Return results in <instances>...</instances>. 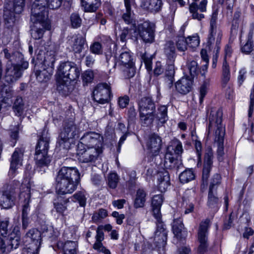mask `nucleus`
I'll use <instances>...</instances> for the list:
<instances>
[{"label": "nucleus", "instance_id": "nucleus-1", "mask_svg": "<svg viewBox=\"0 0 254 254\" xmlns=\"http://www.w3.org/2000/svg\"><path fill=\"white\" fill-rule=\"evenodd\" d=\"M222 110L220 108H212L208 116L209 124L207 135L212 129L215 130L214 144L217 146V156L219 161H222L224 155V140L225 134V127L222 124Z\"/></svg>", "mask_w": 254, "mask_h": 254}, {"label": "nucleus", "instance_id": "nucleus-2", "mask_svg": "<svg viewBox=\"0 0 254 254\" xmlns=\"http://www.w3.org/2000/svg\"><path fill=\"white\" fill-rule=\"evenodd\" d=\"M57 74L61 80V84L57 87L58 90L63 91V93L66 95L70 92L68 84L79 78L80 69L75 63L65 62L60 65Z\"/></svg>", "mask_w": 254, "mask_h": 254}, {"label": "nucleus", "instance_id": "nucleus-3", "mask_svg": "<svg viewBox=\"0 0 254 254\" xmlns=\"http://www.w3.org/2000/svg\"><path fill=\"white\" fill-rule=\"evenodd\" d=\"M183 151L181 142L177 139L171 141L167 148L164 157V165L166 169L178 170L183 166L179 156Z\"/></svg>", "mask_w": 254, "mask_h": 254}, {"label": "nucleus", "instance_id": "nucleus-4", "mask_svg": "<svg viewBox=\"0 0 254 254\" xmlns=\"http://www.w3.org/2000/svg\"><path fill=\"white\" fill-rule=\"evenodd\" d=\"M50 137L43 133L40 137L35 148V159L37 168L40 169L47 167L51 161L48 154L49 148Z\"/></svg>", "mask_w": 254, "mask_h": 254}, {"label": "nucleus", "instance_id": "nucleus-5", "mask_svg": "<svg viewBox=\"0 0 254 254\" xmlns=\"http://www.w3.org/2000/svg\"><path fill=\"white\" fill-rule=\"evenodd\" d=\"M138 111L141 123L144 126L151 125L155 119V104L150 97H144L138 101Z\"/></svg>", "mask_w": 254, "mask_h": 254}, {"label": "nucleus", "instance_id": "nucleus-6", "mask_svg": "<svg viewBox=\"0 0 254 254\" xmlns=\"http://www.w3.org/2000/svg\"><path fill=\"white\" fill-rule=\"evenodd\" d=\"M32 186L33 182L30 179H24L21 183L14 180L9 182L6 190L14 197L18 194L20 199H23V197L28 199L31 198V189Z\"/></svg>", "mask_w": 254, "mask_h": 254}, {"label": "nucleus", "instance_id": "nucleus-7", "mask_svg": "<svg viewBox=\"0 0 254 254\" xmlns=\"http://www.w3.org/2000/svg\"><path fill=\"white\" fill-rule=\"evenodd\" d=\"M25 0H14L13 2L9 1L4 6L3 18L7 28L13 26L15 22L14 13H20L23 10Z\"/></svg>", "mask_w": 254, "mask_h": 254}, {"label": "nucleus", "instance_id": "nucleus-8", "mask_svg": "<svg viewBox=\"0 0 254 254\" xmlns=\"http://www.w3.org/2000/svg\"><path fill=\"white\" fill-rule=\"evenodd\" d=\"M218 13L214 11L212 14L210 21L209 34L207 41V46L209 49L214 48V50L217 54L219 52L220 44L221 43L222 33L216 24Z\"/></svg>", "mask_w": 254, "mask_h": 254}, {"label": "nucleus", "instance_id": "nucleus-9", "mask_svg": "<svg viewBox=\"0 0 254 254\" xmlns=\"http://www.w3.org/2000/svg\"><path fill=\"white\" fill-rule=\"evenodd\" d=\"M118 63L123 66V72L125 78H129L134 75V63L132 54L129 50L122 49L119 57Z\"/></svg>", "mask_w": 254, "mask_h": 254}, {"label": "nucleus", "instance_id": "nucleus-10", "mask_svg": "<svg viewBox=\"0 0 254 254\" xmlns=\"http://www.w3.org/2000/svg\"><path fill=\"white\" fill-rule=\"evenodd\" d=\"M79 133V128L73 121H65L59 136L60 145L62 146L63 144L68 142L69 139L78 137Z\"/></svg>", "mask_w": 254, "mask_h": 254}, {"label": "nucleus", "instance_id": "nucleus-11", "mask_svg": "<svg viewBox=\"0 0 254 254\" xmlns=\"http://www.w3.org/2000/svg\"><path fill=\"white\" fill-rule=\"evenodd\" d=\"M210 226V220L208 218L202 221L199 225L197 230V240L199 243L197 252L199 254H204L207 250L208 229Z\"/></svg>", "mask_w": 254, "mask_h": 254}, {"label": "nucleus", "instance_id": "nucleus-12", "mask_svg": "<svg viewBox=\"0 0 254 254\" xmlns=\"http://www.w3.org/2000/svg\"><path fill=\"white\" fill-rule=\"evenodd\" d=\"M111 94V87L108 84H99L93 91V100L99 104L107 103L110 100Z\"/></svg>", "mask_w": 254, "mask_h": 254}, {"label": "nucleus", "instance_id": "nucleus-13", "mask_svg": "<svg viewBox=\"0 0 254 254\" xmlns=\"http://www.w3.org/2000/svg\"><path fill=\"white\" fill-rule=\"evenodd\" d=\"M20 244V232H12L8 238L0 240V249L3 253H8L17 249Z\"/></svg>", "mask_w": 254, "mask_h": 254}, {"label": "nucleus", "instance_id": "nucleus-14", "mask_svg": "<svg viewBox=\"0 0 254 254\" xmlns=\"http://www.w3.org/2000/svg\"><path fill=\"white\" fill-rule=\"evenodd\" d=\"M31 21L33 24H37L47 29L51 27L48 18V10H42L31 8Z\"/></svg>", "mask_w": 254, "mask_h": 254}, {"label": "nucleus", "instance_id": "nucleus-15", "mask_svg": "<svg viewBox=\"0 0 254 254\" xmlns=\"http://www.w3.org/2000/svg\"><path fill=\"white\" fill-rule=\"evenodd\" d=\"M137 30L138 34L145 43H151L154 40V25L148 21L138 25Z\"/></svg>", "mask_w": 254, "mask_h": 254}, {"label": "nucleus", "instance_id": "nucleus-16", "mask_svg": "<svg viewBox=\"0 0 254 254\" xmlns=\"http://www.w3.org/2000/svg\"><path fill=\"white\" fill-rule=\"evenodd\" d=\"M80 142L87 147L102 148L103 137L95 132H89L84 134Z\"/></svg>", "mask_w": 254, "mask_h": 254}, {"label": "nucleus", "instance_id": "nucleus-17", "mask_svg": "<svg viewBox=\"0 0 254 254\" xmlns=\"http://www.w3.org/2000/svg\"><path fill=\"white\" fill-rule=\"evenodd\" d=\"M102 153V148L87 147L82 152L78 153V160L81 163H92L95 162Z\"/></svg>", "mask_w": 254, "mask_h": 254}, {"label": "nucleus", "instance_id": "nucleus-18", "mask_svg": "<svg viewBox=\"0 0 254 254\" xmlns=\"http://www.w3.org/2000/svg\"><path fill=\"white\" fill-rule=\"evenodd\" d=\"M157 230L155 232L154 244L159 249H163L166 245L167 240V231L162 219L156 221Z\"/></svg>", "mask_w": 254, "mask_h": 254}, {"label": "nucleus", "instance_id": "nucleus-19", "mask_svg": "<svg viewBox=\"0 0 254 254\" xmlns=\"http://www.w3.org/2000/svg\"><path fill=\"white\" fill-rule=\"evenodd\" d=\"M56 179L79 182L80 174L74 167H63L59 171Z\"/></svg>", "mask_w": 254, "mask_h": 254}, {"label": "nucleus", "instance_id": "nucleus-20", "mask_svg": "<svg viewBox=\"0 0 254 254\" xmlns=\"http://www.w3.org/2000/svg\"><path fill=\"white\" fill-rule=\"evenodd\" d=\"M213 152L212 148L208 147L205 150L204 157L203 167L202 170V180L203 185L207 184L209 173L213 165Z\"/></svg>", "mask_w": 254, "mask_h": 254}, {"label": "nucleus", "instance_id": "nucleus-21", "mask_svg": "<svg viewBox=\"0 0 254 254\" xmlns=\"http://www.w3.org/2000/svg\"><path fill=\"white\" fill-rule=\"evenodd\" d=\"M21 66L11 63H7L5 69L4 80L7 83L10 84L15 82L22 75Z\"/></svg>", "mask_w": 254, "mask_h": 254}, {"label": "nucleus", "instance_id": "nucleus-22", "mask_svg": "<svg viewBox=\"0 0 254 254\" xmlns=\"http://www.w3.org/2000/svg\"><path fill=\"white\" fill-rule=\"evenodd\" d=\"M3 51L5 58L8 60L7 63H11L17 65L18 66H21L23 69L28 68V63L23 61V56L21 53L17 51L9 52L7 49H4Z\"/></svg>", "mask_w": 254, "mask_h": 254}, {"label": "nucleus", "instance_id": "nucleus-23", "mask_svg": "<svg viewBox=\"0 0 254 254\" xmlns=\"http://www.w3.org/2000/svg\"><path fill=\"white\" fill-rule=\"evenodd\" d=\"M56 190L60 194H70L74 191L79 182L56 179Z\"/></svg>", "mask_w": 254, "mask_h": 254}, {"label": "nucleus", "instance_id": "nucleus-24", "mask_svg": "<svg viewBox=\"0 0 254 254\" xmlns=\"http://www.w3.org/2000/svg\"><path fill=\"white\" fill-rule=\"evenodd\" d=\"M24 150L17 148L13 153L10 159V167L8 172L10 177H13L16 170L22 165Z\"/></svg>", "mask_w": 254, "mask_h": 254}, {"label": "nucleus", "instance_id": "nucleus-25", "mask_svg": "<svg viewBox=\"0 0 254 254\" xmlns=\"http://www.w3.org/2000/svg\"><path fill=\"white\" fill-rule=\"evenodd\" d=\"M162 145V139L161 137L155 133L149 135L146 142V146L149 152L152 155L156 156L158 154Z\"/></svg>", "mask_w": 254, "mask_h": 254}, {"label": "nucleus", "instance_id": "nucleus-26", "mask_svg": "<svg viewBox=\"0 0 254 254\" xmlns=\"http://www.w3.org/2000/svg\"><path fill=\"white\" fill-rule=\"evenodd\" d=\"M198 0H192L193 2L190 5L189 10L193 19L201 20L204 17L203 14H199L197 12L198 10L200 12H203L206 10L207 0H202L198 5L196 1Z\"/></svg>", "mask_w": 254, "mask_h": 254}, {"label": "nucleus", "instance_id": "nucleus-27", "mask_svg": "<svg viewBox=\"0 0 254 254\" xmlns=\"http://www.w3.org/2000/svg\"><path fill=\"white\" fill-rule=\"evenodd\" d=\"M164 200L162 194L155 195L152 198L151 206L153 215L156 219L159 221L162 219V215L160 209Z\"/></svg>", "mask_w": 254, "mask_h": 254}, {"label": "nucleus", "instance_id": "nucleus-28", "mask_svg": "<svg viewBox=\"0 0 254 254\" xmlns=\"http://www.w3.org/2000/svg\"><path fill=\"white\" fill-rule=\"evenodd\" d=\"M35 75L37 81L40 82H46L51 78L53 70L51 68H47L41 66V68H39L38 63L35 65Z\"/></svg>", "mask_w": 254, "mask_h": 254}, {"label": "nucleus", "instance_id": "nucleus-29", "mask_svg": "<svg viewBox=\"0 0 254 254\" xmlns=\"http://www.w3.org/2000/svg\"><path fill=\"white\" fill-rule=\"evenodd\" d=\"M192 81L188 77H183L175 84L177 91L182 94L189 93L192 87Z\"/></svg>", "mask_w": 254, "mask_h": 254}, {"label": "nucleus", "instance_id": "nucleus-30", "mask_svg": "<svg viewBox=\"0 0 254 254\" xmlns=\"http://www.w3.org/2000/svg\"><path fill=\"white\" fill-rule=\"evenodd\" d=\"M172 230L175 236L178 239L185 238L187 234V231L184 228L183 220L181 217L174 218L172 223Z\"/></svg>", "mask_w": 254, "mask_h": 254}, {"label": "nucleus", "instance_id": "nucleus-31", "mask_svg": "<svg viewBox=\"0 0 254 254\" xmlns=\"http://www.w3.org/2000/svg\"><path fill=\"white\" fill-rule=\"evenodd\" d=\"M158 188L159 190L165 192L170 186V176L167 171L160 172L158 174Z\"/></svg>", "mask_w": 254, "mask_h": 254}, {"label": "nucleus", "instance_id": "nucleus-32", "mask_svg": "<svg viewBox=\"0 0 254 254\" xmlns=\"http://www.w3.org/2000/svg\"><path fill=\"white\" fill-rule=\"evenodd\" d=\"M25 236L30 239L32 242L31 246L36 247L37 250H39L42 241L40 231L36 229H32L26 234Z\"/></svg>", "mask_w": 254, "mask_h": 254}, {"label": "nucleus", "instance_id": "nucleus-33", "mask_svg": "<svg viewBox=\"0 0 254 254\" xmlns=\"http://www.w3.org/2000/svg\"><path fill=\"white\" fill-rule=\"evenodd\" d=\"M175 47L172 41L166 43L164 48V53L166 57L168 64H173L176 59Z\"/></svg>", "mask_w": 254, "mask_h": 254}, {"label": "nucleus", "instance_id": "nucleus-34", "mask_svg": "<svg viewBox=\"0 0 254 254\" xmlns=\"http://www.w3.org/2000/svg\"><path fill=\"white\" fill-rule=\"evenodd\" d=\"M0 93L1 102L5 104H9L14 95L12 88L9 86L4 85L1 88Z\"/></svg>", "mask_w": 254, "mask_h": 254}, {"label": "nucleus", "instance_id": "nucleus-35", "mask_svg": "<svg viewBox=\"0 0 254 254\" xmlns=\"http://www.w3.org/2000/svg\"><path fill=\"white\" fill-rule=\"evenodd\" d=\"M14 196L7 191L3 190L0 192V205L3 208H10L13 204Z\"/></svg>", "mask_w": 254, "mask_h": 254}, {"label": "nucleus", "instance_id": "nucleus-36", "mask_svg": "<svg viewBox=\"0 0 254 254\" xmlns=\"http://www.w3.org/2000/svg\"><path fill=\"white\" fill-rule=\"evenodd\" d=\"M146 195L147 193L143 189H138L133 201L134 207L138 208L144 207L146 202Z\"/></svg>", "mask_w": 254, "mask_h": 254}, {"label": "nucleus", "instance_id": "nucleus-37", "mask_svg": "<svg viewBox=\"0 0 254 254\" xmlns=\"http://www.w3.org/2000/svg\"><path fill=\"white\" fill-rule=\"evenodd\" d=\"M162 2L161 0H145L142 2L141 6L151 12L158 11L161 8Z\"/></svg>", "mask_w": 254, "mask_h": 254}, {"label": "nucleus", "instance_id": "nucleus-38", "mask_svg": "<svg viewBox=\"0 0 254 254\" xmlns=\"http://www.w3.org/2000/svg\"><path fill=\"white\" fill-rule=\"evenodd\" d=\"M81 6L85 12H95L100 5L101 0H80Z\"/></svg>", "mask_w": 254, "mask_h": 254}, {"label": "nucleus", "instance_id": "nucleus-39", "mask_svg": "<svg viewBox=\"0 0 254 254\" xmlns=\"http://www.w3.org/2000/svg\"><path fill=\"white\" fill-rule=\"evenodd\" d=\"M122 18L127 24H130L133 27V33L136 35V21L134 17V13L131 8H126V12L123 13Z\"/></svg>", "mask_w": 254, "mask_h": 254}, {"label": "nucleus", "instance_id": "nucleus-40", "mask_svg": "<svg viewBox=\"0 0 254 254\" xmlns=\"http://www.w3.org/2000/svg\"><path fill=\"white\" fill-rule=\"evenodd\" d=\"M59 247H62L64 254H77V243L75 241H67L64 244L59 243Z\"/></svg>", "mask_w": 254, "mask_h": 254}, {"label": "nucleus", "instance_id": "nucleus-41", "mask_svg": "<svg viewBox=\"0 0 254 254\" xmlns=\"http://www.w3.org/2000/svg\"><path fill=\"white\" fill-rule=\"evenodd\" d=\"M86 43V39L82 36H76L73 37L71 48L75 53H80L84 49Z\"/></svg>", "mask_w": 254, "mask_h": 254}, {"label": "nucleus", "instance_id": "nucleus-42", "mask_svg": "<svg viewBox=\"0 0 254 254\" xmlns=\"http://www.w3.org/2000/svg\"><path fill=\"white\" fill-rule=\"evenodd\" d=\"M164 75V80L169 88L173 86L174 81L175 66L173 64H168Z\"/></svg>", "mask_w": 254, "mask_h": 254}, {"label": "nucleus", "instance_id": "nucleus-43", "mask_svg": "<svg viewBox=\"0 0 254 254\" xmlns=\"http://www.w3.org/2000/svg\"><path fill=\"white\" fill-rule=\"evenodd\" d=\"M55 61V52L54 51H47L45 54L44 60L40 63V64H43L42 66L47 68H51V70H53Z\"/></svg>", "mask_w": 254, "mask_h": 254}, {"label": "nucleus", "instance_id": "nucleus-44", "mask_svg": "<svg viewBox=\"0 0 254 254\" xmlns=\"http://www.w3.org/2000/svg\"><path fill=\"white\" fill-rule=\"evenodd\" d=\"M12 109L16 116H21L25 109V104L22 97L17 96L14 101Z\"/></svg>", "mask_w": 254, "mask_h": 254}, {"label": "nucleus", "instance_id": "nucleus-45", "mask_svg": "<svg viewBox=\"0 0 254 254\" xmlns=\"http://www.w3.org/2000/svg\"><path fill=\"white\" fill-rule=\"evenodd\" d=\"M155 118L159 122L163 125L166 122L168 119L167 115V107L166 106H160L158 108L157 112L155 113L154 111Z\"/></svg>", "mask_w": 254, "mask_h": 254}, {"label": "nucleus", "instance_id": "nucleus-46", "mask_svg": "<svg viewBox=\"0 0 254 254\" xmlns=\"http://www.w3.org/2000/svg\"><path fill=\"white\" fill-rule=\"evenodd\" d=\"M230 67L226 60H225L222 65L221 76L222 84L223 87L226 86L230 79Z\"/></svg>", "mask_w": 254, "mask_h": 254}, {"label": "nucleus", "instance_id": "nucleus-47", "mask_svg": "<svg viewBox=\"0 0 254 254\" xmlns=\"http://www.w3.org/2000/svg\"><path fill=\"white\" fill-rule=\"evenodd\" d=\"M31 36L35 39H40L43 37L45 30H49L44 26L37 24H32L31 26Z\"/></svg>", "mask_w": 254, "mask_h": 254}, {"label": "nucleus", "instance_id": "nucleus-48", "mask_svg": "<svg viewBox=\"0 0 254 254\" xmlns=\"http://www.w3.org/2000/svg\"><path fill=\"white\" fill-rule=\"evenodd\" d=\"M195 176L191 169H188L182 172L179 175L180 182L183 184L187 183L194 179Z\"/></svg>", "mask_w": 254, "mask_h": 254}, {"label": "nucleus", "instance_id": "nucleus-49", "mask_svg": "<svg viewBox=\"0 0 254 254\" xmlns=\"http://www.w3.org/2000/svg\"><path fill=\"white\" fill-rule=\"evenodd\" d=\"M70 198L71 201L78 202L81 207H84L86 205L87 198L84 191H77L71 196Z\"/></svg>", "mask_w": 254, "mask_h": 254}, {"label": "nucleus", "instance_id": "nucleus-50", "mask_svg": "<svg viewBox=\"0 0 254 254\" xmlns=\"http://www.w3.org/2000/svg\"><path fill=\"white\" fill-rule=\"evenodd\" d=\"M218 202V197L217 195V190H209L208 194L207 205L210 208L217 207Z\"/></svg>", "mask_w": 254, "mask_h": 254}, {"label": "nucleus", "instance_id": "nucleus-51", "mask_svg": "<svg viewBox=\"0 0 254 254\" xmlns=\"http://www.w3.org/2000/svg\"><path fill=\"white\" fill-rule=\"evenodd\" d=\"M70 24L74 29L80 27L82 24V19L78 13L74 12L71 14L69 17Z\"/></svg>", "mask_w": 254, "mask_h": 254}, {"label": "nucleus", "instance_id": "nucleus-52", "mask_svg": "<svg viewBox=\"0 0 254 254\" xmlns=\"http://www.w3.org/2000/svg\"><path fill=\"white\" fill-rule=\"evenodd\" d=\"M68 199L63 200V202L60 198L55 200L54 202V208L56 211L60 214H63L64 211L66 209V204L68 202Z\"/></svg>", "mask_w": 254, "mask_h": 254}, {"label": "nucleus", "instance_id": "nucleus-53", "mask_svg": "<svg viewBox=\"0 0 254 254\" xmlns=\"http://www.w3.org/2000/svg\"><path fill=\"white\" fill-rule=\"evenodd\" d=\"M209 87V82L208 80H206L203 82L199 88V100L200 104H202L203 101V99L208 92Z\"/></svg>", "mask_w": 254, "mask_h": 254}, {"label": "nucleus", "instance_id": "nucleus-54", "mask_svg": "<svg viewBox=\"0 0 254 254\" xmlns=\"http://www.w3.org/2000/svg\"><path fill=\"white\" fill-rule=\"evenodd\" d=\"M187 67L192 77H194L198 74L199 70L198 64L195 61H188L187 62Z\"/></svg>", "mask_w": 254, "mask_h": 254}, {"label": "nucleus", "instance_id": "nucleus-55", "mask_svg": "<svg viewBox=\"0 0 254 254\" xmlns=\"http://www.w3.org/2000/svg\"><path fill=\"white\" fill-rule=\"evenodd\" d=\"M120 178L116 173H110L108 176V186L113 189L116 188L119 182Z\"/></svg>", "mask_w": 254, "mask_h": 254}, {"label": "nucleus", "instance_id": "nucleus-56", "mask_svg": "<svg viewBox=\"0 0 254 254\" xmlns=\"http://www.w3.org/2000/svg\"><path fill=\"white\" fill-rule=\"evenodd\" d=\"M48 0H35L32 5V8L42 10H48L49 7Z\"/></svg>", "mask_w": 254, "mask_h": 254}, {"label": "nucleus", "instance_id": "nucleus-57", "mask_svg": "<svg viewBox=\"0 0 254 254\" xmlns=\"http://www.w3.org/2000/svg\"><path fill=\"white\" fill-rule=\"evenodd\" d=\"M187 41L184 36H178L176 41V46L178 51L185 52L187 49Z\"/></svg>", "mask_w": 254, "mask_h": 254}, {"label": "nucleus", "instance_id": "nucleus-58", "mask_svg": "<svg viewBox=\"0 0 254 254\" xmlns=\"http://www.w3.org/2000/svg\"><path fill=\"white\" fill-rule=\"evenodd\" d=\"M106 62L107 65L109 67L115 68L117 65L116 59L115 56H113L111 51L105 53Z\"/></svg>", "mask_w": 254, "mask_h": 254}, {"label": "nucleus", "instance_id": "nucleus-59", "mask_svg": "<svg viewBox=\"0 0 254 254\" xmlns=\"http://www.w3.org/2000/svg\"><path fill=\"white\" fill-rule=\"evenodd\" d=\"M132 31L133 32V27H131L130 29L127 27L124 28L120 35V40L123 42H126L127 36H129L130 38L132 39L133 36L130 35ZM136 34V35L134 36L135 39H136V36L137 35V33ZM134 34H135L134 33Z\"/></svg>", "mask_w": 254, "mask_h": 254}, {"label": "nucleus", "instance_id": "nucleus-60", "mask_svg": "<svg viewBox=\"0 0 254 254\" xmlns=\"http://www.w3.org/2000/svg\"><path fill=\"white\" fill-rule=\"evenodd\" d=\"M241 12L237 11L235 12L232 24V32L236 33L240 22Z\"/></svg>", "mask_w": 254, "mask_h": 254}, {"label": "nucleus", "instance_id": "nucleus-61", "mask_svg": "<svg viewBox=\"0 0 254 254\" xmlns=\"http://www.w3.org/2000/svg\"><path fill=\"white\" fill-rule=\"evenodd\" d=\"M220 175L218 174H214L211 180L209 190H217V186L220 184Z\"/></svg>", "mask_w": 254, "mask_h": 254}, {"label": "nucleus", "instance_id": "nucleus-62", "mask_svg": "<svg viewBox=\"0 0 254 254\" xmlns=\"http://www.w3.org/2000/svg\"><path fill=\"white\" fill-rule=\"evenodd\" d=\"M94 74L91 70H86L82 74V79L84 85H87L92 81Z\"/></svg>", "mask_w": 254, "mask_h": 254}, {"label": "nucleus", "instance_id": "nucleus-63", "mask_svg": "<svg viewBox=\"0 0 254 254\" xmlns=\"http://www.w3.org/2000/svg\"><path fill=\"white\" fill-rule=\"evenodd\" d=\"M90 50L91 53L100 55L103 52L102 46L100 43L98 42H94L90 47Z\"/></svg>", "mask_w": 254, "mask_h": 254}, {"label": "nucleus", "instance_id": "nucleus-64", "mask_svg": "<svg viewBox=\"0 0 254 254\" xmlns=\"http://www.w3.org/2000/svg\"><path fill=\"white\" fill-rule=\"evenodd\" d=\"M23 202L22 205V216H28V212L30 210L29 202L30 201V198L27 199L23 197V199H21Z\"/></svg>", "mask_w": 254, "mask_h": 254}]
</instances>
